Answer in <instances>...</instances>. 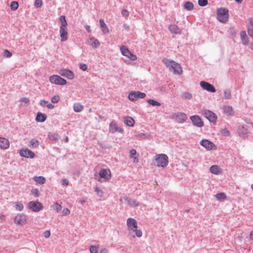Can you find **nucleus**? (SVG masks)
I'll return each mask as SVG.
<instances>
[{"label": "nucleus", "instance_id": "1", "mask_svg": "<svg viewBox=\"0 0 253 253\" xmlns=\"http://www.w3.org/2000/svg\"><path fill=\"white\" fill-rule=\"evenodd\" d=\"M59 19L61 22V25L59 28L60 37L61 38V41L63 42L66 41L68 40V24L64 16L61 15Z\"/></svg>", "mask_w": 253, "mask_h": 253}, {"label": "nucleus", "instance_id": "2", "mask_svg": "<svg viewBox=\"0 0 253 253\" xmlns=\"http://www.w3.org/2000/svg\"><path fill=\"white\" fill-rule=\"evenodd\" d=\"M163 63L174 74L180 75L182 73V70L181 66L178 63L168 59H164Z\"/></svg>", "mask_w": 253, "mask_h": 253}, {"label": "nucleus", "instance_id": "3", "mask_svg": "<svg viewBox=\"0 0 253 253\" xmlns=\"http://www.w3.org/2000/svg\"><path fill=\"white\" fill-rule=\"evenodd\" d=\"M126 225L128 231L135 232L136 236L140 238L142 235V232L140 230H137V223L136 220L132 218H128L126 220Z\"/></svg>", "mask_w": 253, "mask_h": 253}, {"label": "nucleus", "instance_id": "4", "mask_svg": "<svg viewBox=\"0 0 253 253\" xmlns=\"http://www.w3.org/2000/svg\"><path fill=\"white\" fill-rule=\"evenodd\" d=\"M155 161L157 167L165 168L168 165L169 158L167 155L164 154H157L155 156Z\"/></svg>", "mask_w": 253, "mask_h": 253}, {"label": "nucleus", "instance_id": "5", "mask_svg": "<svg viewBox=\"0 0 253 253\" xmlns=\"http://www.w3.org/2000/svg\"><path fill=\"white\" fill-rule=\"evenodd\" d=\"M228 17V11L227 9L220 8L217 10V18L220 22L226 23Z\"/></svg>", "mask_w": 253, "mask_h": 253}, {"label": "nucleus", "instance_id": "6", "mask_svg": "<svg viewBox=\"0 0 253 253\" xmlns=\"http://www.w3.org/2000/svg\"><path fill=\"white\" fill-rule=\"evenodd\" d=\"M28 216L23 213H20L17 214L14 218V222L17 225L23 226L27 222Z\"/></svg>", "mask_w": 253, "mask_h": 253}, {"label": "nucleus", "instance_id": "7", "mask_svg": "<svg viewBox=\"0 0 253 253\" xmlns=\"http://www.w3.org/2000/svg\"><path fill=\"white\" fill-rule=\"evenodd\" d=\"M120 50L122 55L127 57L132 61L137 60V57L136 55L130 51L128 48L125 45H122L120 47Z\"/></svg>", "mask_w": 253, "mask_h": 253}, {"label": "nucleus", "instance_id": "8", "mask_svg": "<svg viewBox=\"0 0 253 253\" xmlns=\"http://www.w3.org/2000/svg\"><path fill=\"white\" fill-rule=\"evenodd\" d=\"M28 207L32 211L39 212L43 209L42 203L39 201H31L28 204Z\"/></svg>", "mask_w": 253, "mask_h": 253}, {"label": "nucleus", "instance_id": "9", "mask_svg": "<svg viewBox=\"0 0 253 253\" xmlns=\"http://www.w3.org/2000/svg\"><path fill=\"white\" fill-rule=\"evenodd\" d=\"M50 82L52 84L58 85H65L67 81L58 75H52L49 78Z\"/></svg>", "mask_w": 253, "mask_h": 253}, {"label": "nucleus", "instance_id": "10", "mask_svg": "<svg viewBox=\"0 0 253 253\" xmlns=\"http://www.w3.org/2000/svg\"><path fill=\"white\" fill-rule=\"evenodd\" d=\"M146 96V94L140 91H132L129 93L128 98L132 101H134L139 98H143Z\"/></svg>", "mask_w": 253, "mask_h": 253}, {"label": "nucleus", "instance_id": "11", "mask_svg": "<svg viewBox=\"0 0 253 253\" xmlns=\"http://www.w3.org/2000/svg\"><path fill=\"white\" fill-rule=\"evenodd\" d=\"M202 115L206 118L211 122L214 123L216 121L217 116L211 111L204 110L202 111Z\"/></svg>", "mask_w": 253, "mask_h": 253}, {"label": "nucleus", "instance_id": "12", "mask_svg": "<svg viewBox=\"0 0 253 253\" xmlns=\"http://www.w3.org/2000/svg\"><path fill=\"white\" fill-rule=\"evenodd\" d=\"M200 143L208 151L216 149L215 145L208 139H202Z\"/></svg>", "mask_w": 253, "mask_h": 253}, {"label": "nucleus", "instance_id": "13", "mask_svg": "<svg viewBox=\"0 0 253 253\" xmlns=\"http://www.w3.org/2000/svg\"><path fill=\"white\" fill-rule=\"evenodd\" d=\"M20 155L21 157L26 158H34L35 156V154L27 148H23L20 151Z\"/></svg>", "mask_w": 253, "mask_h": 253}, {"label": "nucleus", "instance_id": "14", "mask_svg": "<svg viewBox=\"0 0 253 253\" xmlns=\"http://www.w3.org/2000/svg\"><path fill=\"white\" fill-rule=\"evenodd\" d=\"M172 118L179 123H183L187 119V116L184 113H177L173 114Z\"/></svg>", "mask_w": 253, "mask_h": 253}, {"label": "nucleus", "instance_id": "15", "mask_svg": "<svg viewBox=\"0 0 253 253\" xmlns=\"http://www.w3.org/2000/svg\"><path fill=\"white\" fill-rule=\"evenodd\" d=\"M99 175L105 180H108L111 177V172L109 169H101L99 172Z\"/></svg>", "mask_w": 253, "mask_h": 253}, {"label": "nucleus", "instance_id": "16", "mask_svg": "<svg viewBox=\"0 0 253 253\" xmlns=\"http://www.w3.org/2000/svg\"><path fill=\"white\" fill-rule=\"evenodd\" d=\"M200 85L203 89L207 90L208 91H210L211 92H215L216 91L213 85H212V84H210L208 82L201 81L200 82Z\"/></svg>", "mask_w": 253, "mask_h": 253}, {"label": "nucleus", "instance_id": "17", "mask_svg": "<svg viewBox=\"0 0 253 253\" xmlns=\"http://www.w3.org/2000/svg\"><path fill=\"white\" fill-rule=\"evenodd\" d=\"M190 119L193 124L198 127H201L204 126V123L199 116L194 115L191 116Z\"/></svg>", "mask_w": 253, "mask_h": 253}, {"label": "nucleus", "instance_id": "18", "mask_svg": "<svg viewBox=\"0 0 253 253\" xmlns=\"http://www.w3.org/2000/svg\"><path fill=\"white\" fill-rule=\"evenodd\" d=\"M59 74L62 76L66 77L69 80H72L74 78V73L70 70L67 69H61Z\"/></svg>", "mask_w": 253, "mask_h": 253}, {"label": "nucleus", "instance_id": "19", "mask_svg": "<svg viewBox=\"0 0 253 253\" xmlns=\"http://www.w3.org/2000/svg\"><path fill=\"white\" fill-rule=\"evenodd\" d=\"M10 142L8 139L0 136V148L7 149L9 147Z\"/></svg>", "mask_w": 253, "mask_h": 253}, {"label": "nucleus", "instance_id": "20", "mask_svg": "<svg viewBox=\"0 0 253 253\" xmlns=\"http://www.w3.org/2000/svg\"><path fill=\"white\" fill-rule=\"evenodd\" d=\"M169 31L173 34H180L181 30L180 28L175 24H171L169 26Z\"/></svg>", "mask_w": 253, "mask_h": 253}, {"label": "nucleus", "instance_id": "21", "mask_svg": "<svg viewBox=\"0 0 253 253\" xmlns=\"http://www.w3.org/2000/svg\"><path fill=\"white\" fill-rule=\"evenodd\" d=\"M87 43L89 45L94 48H96L99 46L100 44L99 41L94 38H91L88 39Z\"/></svg>", "mask_w": 253, "mask_h": 253}, {"label": "nucleus", "instance_id": "22", "mask_svg": "<svg viewBox=\"0 0 253 253\" xmlns=\"http://www.w3.org/2000/svg\"><path fill=\"white\" fill-rule=\"evenodd\" d=\"M239 135L242 137H246L248 136V130L243 126H240L238 127Z\"/></svg>", "mask_w": 253, "mask_h": 253}, {"label": "nucleus", "instance_id": "23", "mask_svg": "<svg viewBox=\"0 0 253 253\" xmlns=\"http://www.w3.org/2000/svg\"><path fill=\"white\" fill-rule=\"evenodd\" d=\"M110 126L112 129V131L113 132L118 131L119 132L122 133L124 131L123 128L121 127L118 126L115 123H111V124H110Z\"/></svg>", "mask_w": 253, "mask_h": 253}, {"label": "nucleus", "instance_id": "24", "mask_svg": "<svg viewBox=\"0 0 253 253\" xmlns=\"http://www.w3.org/2000/svg\"><path fill=\"white\" fill-rule=\"evenodd\" d=\"M100 25L102 32L104 34H108L109 32V29L108 28L106 24L105 23L102 19L99 20Z\"/></svg>", "mask_w": 253, "mask_h": 253}, {"label": "nucleus", "instance_id": "25", "mask_svg": "<svg viewBox=\"0 0 253 253\" xmlns=\"http://www.w3.org/2000/svg\"><path fill=\"white\" fill-rule=\"evenodd\" d=\"M224 113L228 116H233L234 111L232 107L230 106H225L223 107Z\"/></svg>", "mask_w": 253, "mask_h": 253}, {"label": "nucleus", "instance_id": "26", "mask_svg": "<svg viewBox=\"0 0 253 253\" xmlns=\"http://www.w3.org/2000/svg\"><path fill=\"white\" fill-rule=\"evenodd\" d=\"M125 124L129 126H133L134 125V120L130 117H124Z\"/></svg>", "mask_w": 253, "mask_h": 253}, {"label": "nucleus", "instance_id": "27", "mask_svg": "<svg viewBox=\"0 0 253 253\" xmlns=\"http://www.w3.org/2000/svg\"><path fill=\"white\" fill-rule=\"evenodd\" d=\"M73 109L75 112H81L84 109V106L80 103H75L73 105Z\"/></svg>", "mask_w": 253, "mask_h": 253}, {"label": "nucleus", "instance_id": "28", "mask_svg": "<svg viewBox=\"0 0 253 253\" xmlns=\"http://www.w3.org/2000/svg\"><path fill=\"white\" fill-rule=\"evenodd\" d=\"M210 171L215 174H218L221 172V169L217 165H213L210 168Z\"/></svg>", "mask_w": 253, "mask_h": 253}, {"label": "nucleus", "instance_id": "29", "mask_svg": "<svg viewBox=\"0 0 253 253\" xmlns=\"http://www.w3.org/2000/svg\"><path fill=\"white\" fill-rule=\"evenodd\" d=\"M129 157L133 159L134 163H137L139 162L137 157H135L136 155V151L135 149H131L129 152Z\"/></svg>", "mask_w": 253, "mask_h": 253}, {"label": "nucleus", "instance_id": "30", "mask_svg": "<svg viewBox=\"0 0 253 253\" xmlns=\"http://www.w3.org/2000/svg\"><path fill=\"white\" fill-rule=\"evenodd\" d=\"M46 119V117L45 114L39 112L37 114L36 120L39 122H43L45 121Z\"/></svg>", "mask_w": 253, "mask_h": 253}, {"label": "nucleus", "instance_id": "31", "mask_svg": "<svg viewBox=\"0 0 253 253\" xmlns=\"http://www.w3.org/2000/svg\"><path fill=\"white\" fill-rule=\"evenodd\" d=\"M240 36L243 44L245 45L248 44L249 43V40L247 37L246 32L241 31L240 33Z\"/></svg>", "mask_w": 253, "mask_h": 253}, {"label": "nucleus", "instance_id": "32", "mask_svg": "<svg viewBox=\"0 0 253 253\" xmlns=\"http://www.w3.org/2000/svg\"><path fill=\"white\" fill-rule=\"evenodd\" d=\"M247 28L249 35L253 38V22L252 20H250Z\"/></svg>", "mask_w": 253, "mask_h": 253}, {"label": "nucleus", "instance_id": "33", "mask_svg": "<svg viewBox=\"0 0 253 253\" xmlns=\"http://www.w3.org/2000/svg\"><path fill=\"white\" fill-rule=\"evenodd\" d=\"M34 179L35 180L37 183H38L41 184H43L45 182V178L42 176H35L34 177Z\"/></svg>", "mask_w": 253, "mask_h": 253}, {"label": "nucleus", "instance_id": "34", "mask_svg": "<svg viewBox=\"0 0 253 253\" xmlns=\"http://www.w3.org/2000/svg\"><path fill=\"white\" fill-rule=\"evenodd\" d=\"M15 208L17 211H22L24 209V206L21 202H16L15 203Z\"/></svg>", "mask_w": 253, "mask_h": 253}, {"label": "nucleus", "instance_id": "35", "mask_svg": "<svg viewBox=\"0 0 253 253\" xmlns=\"http://www.w3.org/2000/svg\"><path fill=\"white\" fill-rule=\"evenodd\" d=\"M39 145V142L38 140L33 139L30 142V146L32 148H37Z\"/></svg>", "mask_w": 253, "mask_h": 253}, {"label": "nucleus", "instance_id": "36", "mask_svg": "<svg viewBox=\"0 0 253 253\" xmlns=\"http://www.w3.org/2000/svg\"><path fill=\"white\" fill-rule=\"evenodd\" d=\"M184 8L187 10H192L193 9V4L189 1H187L184 4Z\"/></svg>", "mask_w": 253, "mask_h": 253}, {"label": "nucleus", "instance_id": "37", "mask_svg": "<svg viewBox=\"0 0 253 253\" xmlns=\"http://www.w3.org/2000/svg\"><path fill=\"white\" fill-rule=\"evenodd\" d=\"M215 197L218 200H225L226 198V196L224 193L221 192L216 194Z\"/></svg>", "mask_w": 253, "mask_h": 253}, {"label": "nucleus", "instance_id": "38", "mask_svg": "<svg viewBox=\"0 0 253 253\" xmlns=\"http://www.w3.org/2000/svg\"><path fill=\"white\" fill-rule=\"evenodd\" d=\"M19 6V4L17 1H13L11 2L10 4V8L12 10H16L18 9Z\"/></svg>", "mask_w": 253, "mask_h": 253}, {"label": "nucleus", "instance_id": "39", "mask_svg": "<svg viewBox=\"0 0 253 253\" xmlns=\"http://www.w3.org/2000/svg\"><path fill=\"white\" fill-rule=\"evenodd\" d=\"M60 99V97L59 95H56L53 96L51 98V101L53 103H56L59 101Z\"/></svg>", "mask_w": 253, "mask_h": 253}, {"label": "nucleus", "instance_id": "40", "mask_svg": "<svg viewBox=\"0 0 253 253\" xmlns=\"http://www.w3.org/2000/svg\"><path fill=\"white\" fill-rule=\"evenodd\" d=\"M148 102L152 106H160L161 105V103L159 102L156 101L153 99H149Z\"/></svg>", "mask_w": 253, "mask_h": 253}, {"label": "nucleus", "instance_id": "41", "mask_svg": "<svg viewBox=\"0 0 253 253\" xmlns=\"http://www.w3.org/2000/svg\"><path fill=\"white\" fill-rule=\"evenodd\" d=\"M89 251L91 253H97L98 252V247L95 246H90Z\"/></svg>", "mask_w": 253, "mask_h": 253}, {"label": "nucleus", "instance_id": "42", "mask_svg": "<svg viewBox=\"0 0 253 253\" xmlns=\"http://www.w3.org/2000/svg\"><path fill=\"white\" fill-rule=\"evenodd\" d=\"M42 5V0H35V6L39 8L41 7Z\"/></svg>", "mask_w": 253, "mask_h": 253}, {"label": "nucleus", "instance_id": "43", "mask_svg": "<svg viewBox=\"0 0 253 253\" xmlns=\"http://www.w3.org/2000/svg\"><path fill=\"white\" fill-rule=\"evenodd\" d=\"M221 133L224 136H229L230 135V132L226 128H223L221 130Z\"/></svg>", "mask_w": 253, "mask_h": 253}, {"label": "nucleus", "instance_id": "44", "mask_svg": "<svg viewBox=\"0 0 253 253\" xmlns=\"http://www.w3.org/2000/svg\"><path fill=\"white\" fill-rule=\"evenodd\" d=\"M198 4L201 6H206L208 4V0H198Z\"/></svg>", "mask_w": 253, "mask_h": 253}, {"label": "nucleus", "instance_id": "45", "mask_svg": "<svg viewBox=\"0 0 253 253\" xmlns=\"http://www.w3.org/2000/svg\"><path fill=\"white\" fill-rule=\"evenodd\" d=\"M224 97L226 99H229L231 97V92L229 90H225L224 92Z\"/></svg>", "mask_w": 253, "mask_h": 253}, {"label": "nucleus", "instance_id": "46", "mask_svg": "<svg viewBox=\"0 0 253 253\" xmlns=\"http://www.w3.org/2000/svg\"><path fill=\"white\" fill-rule=\"evenodd\" d=\"M54 209L55 211L58 212L61 210V206L57 203L54 204Z\"/></svg>", "mask_w": 253, "mask_h": 253}, {"label": "nucleus", "instance_id": "47", "mask_svg": "<svg viewBox=\"0 0 253 253\" xmlns=\"http://www.w3.org/2000/svg\"><path fill=\"white\" fill-rule=\"evenodd\" d=\"M3 55L5 57H10L12 56V54L8 50L5 49L4 51Z\"/></svg>", "mask_w": 253, "mask_h": 253}, {"label": "nucleus", "instance_id": "48", "mask_svg": "<svg viewBox=\"0 0 253 253\" xmlns=\"http://www.w3.org/2000/svg\"><path fill=\"white\" fill-rule=\"evenodd\" d=\"M32 194L36 197H38L40 196L39 191L38 189H33L32 191Z\"/></svg>", "mask_w": 253, "mask_h": 253}, {"label": "nucleus", "instance_id": "49", "mask_svg": "<svg viewBox=\"0 0 253 253\" xmlns=\"http://www.w3.org/2000/svg\"><path fill=\"white\" fill-rule=\"evenodd\" d=\"M61 184L64 186H67L69 185V181L67 179H63L61 180Z\"/></svg>", "mask_w": 253, "mask_h": 253}, {"label": "nucleus", "instance_id": "50", "mask_svg": "<svg viewBox=\"0 0 253 253\" xmlns=\"http://www.w3.org/2000/svg\"><path fill=\"white\" fill-rule=\"evenodd\" d=\"M20 101L25 104H29L30 102L29 99L26 97H23L21 98Z\"/></svg>", "mask_w": 253, "mask_h": 253}, {"label": "nucleus", "instance_id": "51", "mask_svg": "<svg viewBox=\"0 0 253 253\" xmlns=\"http://www.w3.org/2000/svg\"><path fill=\"white\" fill-rule=\"evenodd\" d=\"M129 204L131 206L137 207L139 205V203L136 201H130Z\"/></svg>", "mask_w": 253, "mask_h": 253}, {"label": "nucleus", "instance_id": "52", "mask_svg": "<svg viewBox=\"0 0 253 253\" xmlns=\"http://www.w3.org/2000/svg\"><path fill=\"white\" fill-rule=\"evenodd\" d=\"M80 68L82 70L85 71L87 70V65L85 64H81L80 65Z\"/></svg>", "mask_w": 253, "mask_h": 253}, {"label": "nucleus", "instance_id": "53", "mask_svg": "<svg viewBox=\"0 0 253 253\" xmlns=\"http://www.w3.org/2000/svg\"><path fill=\"white\" fill-rule=\"evenodd\" d=\"M62 212L64 215H66L70 213V211L68 209L65 208L63 209Z\"/></svg>", "mask_w": 253, "mask_h": 253}, {"label": "nucleus", "instance_id": "54", "mask_svg": "<svg viewBox=\"0 0 253 253\" xmlns=\"http://www.w3.org/2000/svg\"><path fill=\"white\" fill-rule=\"evenodd\" d=\"M183 96L185 98H189V99H190V98H191L192 97L191 94L189 93V92H185V93H183Z\"/></svg>", "mask_w": 253, "mask_h": 253}, {"label": "nucleus", "instance_id": "55", "mask_svg": "<svg viewBox=\"0 0 253 253\" xmlns=\"http://www.w3.org/2000/svg\"><path fill=\"white\" fill-rule=\"evenodd\" d=\"M122 14L123 16H125V17H127L129 15V12H128V11L126 9H123L122 11Z\"/></svg>", "mask_w": 253, "mask_h": 253}, {"label": "nucleus", "instance_id": "56", "mask_svg": "<svg viewBox=\"0 0 253 253\" xmlns=\"http://www.w3.org/2000/svg\"><path fill=\"white\" fill-rule=\"evenodd\" d=\"M47 101L44 100V99H42L40 101V104L42 106V107H44L45 106V104H47Z\"/></svg>", "mask_w": 253, "mask_h": 253}, {"label": "nucleus", "instance_id": "57", "mask_svg": "<svg viewBox=\"0 0 253 253\" xmlns=\"http://www.w3.org/2000/svg\"><path fill=\"white\" fill-rule=\"evenodd\" d=\"M50 232L49 231L47 230L44 232V236L45 238H49L50 237Z\"/></svg>", "mask_w": 253, "mask_h": 253}, {"label": "nucleus", "instance_id": "58", "mask_svg": "<svg viewBox=\"0 0 253 253\" xmlns=\"http://www.w3.org/2000/svg\"><path fill=\"white\" fill-rule=\"evenodd\" d=\"M46 107L48 109H53L54 108L55 106L54 105H53L51 103H49L47 105H46Z\"/></svg>", "mask_w": 253, "mask_h": 253}, {"label": "nucleus", "instance_id": "59", "mask_svg": "<svg viewBox=\"0 0 253 253\" xmlns=\"http://www.w3.org/2000/svg\"><path fill=\"white\" fill-rule=\"evenodd\" d=\"M99 253H108V252L106 249H102L100 250Z\"/></svg>", "mask_w": 253, "mask_h": 253}, {"label": "nucleus", "instance_id": "60", "mask_svg": "<svg viewBox=\"0 0 253 253\" xmlns=\"http://www.w3.org/2000/svg\"><path fill=\"white\" fill-rule=\"evenodd\" d=\"M85 29L87 31H88V32L90 33L91 32V30H90V26H88V25H86L85 26Z\"/></svg>", "mask_w": 253, "mask_h": 253}, {"label": "nucleus", "instance_id": "61", "mask_svg": "<svg viewBox=\"0 0 253 253\" xmlns=\"http://www.w3.org/2000/svg\"><path fill=\"white\" fill-rule=\"evenodd\" d=\"M250 238L251 240H253V231H251L250 233Z\"/></svg>", "mask_w": 253, "mask_h": 253}, {"label": "nucleus", "instance_id": "62", "mask_svg": "<svg viewBox=\"0 0 253 253\" xmlns=\"http://www.w3.org/2000/svg\"><path fill=\"white\" fill-rule=\"evenodd\" d=\"M54 138L55 139H58L59 137V136L58 134H54V136H53Z\"/></svg>", "mask_w": 253, "mask_h": 253}, {"label": "nucleus", "instance_id": "63", "mask_svg": "<svg viewBox=\"0 0 253 253\" xmlns=\"http://www.w3.org/2000/svg\"><path fill=\"white\" fill-rule=\"evenodd\" d=\"M68 141H69V138H68V137H67H67H66V138H65V141L66 142H68Z\"/></svg>", "mask_w": 253, "mask_h": 253}, {"label": "nucleus", "instance_id": "64", "mask_svg": "<svg viewBox=\"0 0 253 253\" xmlns=\"http://www.w3.org/2000/svg\"><path fill=\"white\" fill-rule=\"evenodd\" d=\"M250 47H251V49L253 50V43H251Z\"/></svg>", "mask_w": 253, "mask_h": 253}]
</instances>
